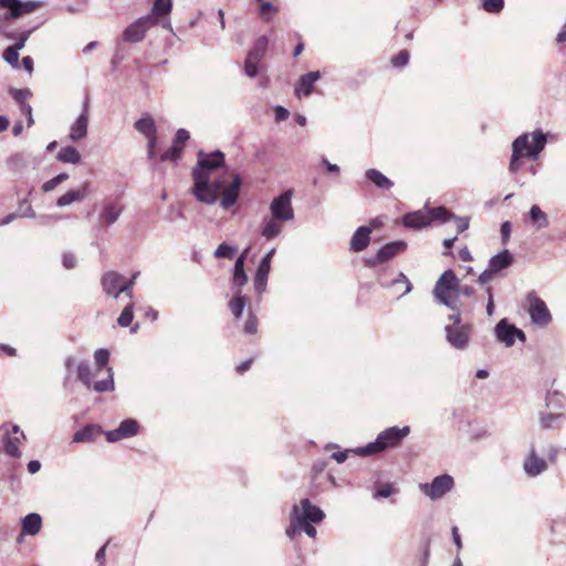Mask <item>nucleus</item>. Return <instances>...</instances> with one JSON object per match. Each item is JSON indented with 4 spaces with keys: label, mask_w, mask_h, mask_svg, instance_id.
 Listing matches in <instances>:
<instances>
[{
    "label": "nucleus",
    "mask_w": 566,
    "mask_h": 566,
    "mask_svg": "<svg viewBox=\"0 0 566 566\" xmlns=\"http://www.w3.org/2000/svg\"><path fill=\"white\" fill-rule=\"evenodd\" d=\"M223 158L221 151L199 153L197 166L192 169V193L206 205L216 203L220 196V206L228 209L238 200L241 179L238 174L220 171Z\"/></svg>",
    "instance_id": "obj_1"
},
{
    "label": "nucleus",
    "mask_w": 566,
    "mask_h": 566,
    "mask_svg": "<svg viewBox=\"0 0 566 566\" xmlns=\"http://www.w3.org/2000/svg\"><path fill=\"white\" fill-rule=\"evenodd\" d=\"M546 135L536 129L532 134H522L512 144L509 170L516 174L521 168V157L536 159L546 145Z\"/></svg>",
    "instance_id": "obj_2"
},
{
    "label": "nucleus",
    "mask_w": 566,
    "mask_h": 566,
    "mask_svg": "<svg viewBox=\"0 0 566 566\" xmlns=\"http://www.w3.org/2000/svg\"><path fill=\"white\" fill-rule=\"evenodd\" d=\"M410 428L405 426L402 428L390 427L381 431L374 442L368 443L365 447L355 448L354 454L360 457H367L370 454L379 453L388 448H395L409 434Z\"/></svg>",
    "instance_id": "obj_3"
},
{
    "label": "nucleus",
    "mask_w": 566,
    "mask_h": 566,
    "mask_svg": "<svg viewBox=\"0 0 566 566\" xmlns=\"http://www.w3.org/2000/svg\"><path fill=\"white\" fill-rule=\"evenodd\" d=\"M325 513L308 499H303L298 505H294L291 512L290 525L286 528V536L294 539L297 535L298 525L302 523H321Z\"/></svg>",
    "instance_id": "obj_4"
},
{
    "label": "nucleus",
    "mask_w": 566,
    "mask_h": 566,
    "mask_svg": "<svg viewBox=\"0 0 566 566\" xmlns=\"http://www.w3.org/2000/svg\"><path fill=\"white\" fill-rule=\"evenodd\" d=\"M459 279L452 270L444 271L437 281L433 295L436 300L451 310L457 308Z\"/></svg>",
    "instance_id": "obj_5"
},
{
    "label": "nucleus",
    "mask_w": 566,
    "mask_h": 566,
    "mask_svg": "<svg viewBox=\"0 0 566 566\" xmlns=\"http://www.w3.org/2000/svg\"><path fill=\"white\" fill-rule=\"evenodd\" d=\"M155 25L163 27V19H160L158 15H154V13L150 11L148 14L136 19L133 23L125 28L122 34L123 41L128 43L142 42L147 31Z\"/></svg>",
    "instance_id": "obj_6"
},
{
    "label": "nucleus",
    "mask_w": 566,
    "mask_h": 566,
    "mask_svg": "<svg viewBox=\"0 0 566 566\" xmlns=\"http://www.w3.org/2000/svg\"><path fill=\"white\" fill-rule=\"evenodd\" d=\"M1 429L3 430L1 442L4 453L13 459L21 458L22 451L20 448L27 441L23 430L15 423H4Z\"/></svg>",
    "instance_id": "obj_7"
},
{
    "label": "nucleus",
    "mask_w": 566,
    "mask_h": 566,
    "mask_svg": "<svg viewBox=\"0 0 566 566\" xmlns=\"http://www.w3.org/2000/svg\"><path fill=\"white\" fill-rule=\"evenodd\" d=\"M77 378L87 387L93 388L96 392L113 391L115 388L113 379V370L111 367L107 368V378L93 382V373L87 363L81 361L76 366Z\"/></svg>",
    "instance_id": "obj_8"
},
{
    "label": "nucleus",
    "mask_w": 566,
    "mask_h": 566,
    "mask_svg": "<svg viewBox=\"0 0 566 566\" xmlns=\"http://www.w3.org/2000/svg\"><path fill=\"white\" fill-rule=\"evenodd\" d=\"M512 263L513 255L509 250H503L490 259L488 268L480 274L478 282L481 285L488 284L499 272L507 269Z\"/></svg>",
    "instance_id": "obj_9"
},
{
    "label": "nucleus",
    "mask_w": 566,
    "mask_h": 566,
    "mask_svg": "<svg viewBox=\"0 0 566 566\" xmlns=\"http://www.w3.org/2000/svg\"><path fill=\"white\" fill-rule=\"evenodd\" d=\"M473 325L469 322L465 325H446L447 342L455 349L463 350L469 346Z\"/></svg>",
    "instance_id": "obj_10"
},
{
    "label": "nucleus",
    "mask_w": 566,
    "mask_h": 566,
    "mask_svg": "<svg viewBox=\"0 0 566 566\" xmlns=\"http://www.w3.org/2000/svg\"><path fill=\"white\" fill-rule=\"evenodd\" d=\"M526 302L531 322L538 326H547L552 321V315L545 302L534 292L527 294Z\"/></svg>",
    "instance_id": "obj_11"
},
{
    "label": "nucleus",
    "mask_w": 566,
    "mask_h": 566,
    "mask_svg": "<svg viewBox=\"0 0 566 566\" xmlns=\"http://www.w3.org/2000/svg\"><path fill=\"white\" fill-rule=\"evenodd\" d=\"M292 196V190H286L275 197L270 205L271 217L283 222L292 221L294 219Z\"/></svg>",
    "instance_id": "obj_12"
},
{
    "label": "nucleus",
    "mask_w": 566,
    "mask_h": 566,
    "mask_svg": "<svg viewBox=\"0 0 566 566\" xmlns=\"http://www.w3.org/2000/svg\"><path fill=\"white\" fill-rule=\"evenodd\" d=\"M124 211V206L119 199H106L102 202L97 216L98 226L107 228L114 224Z\"/></svg>",
    "instance_id": "obj_13"
},
{
    "label": "nucleus",
    "mask_w": 566,
    "mask_h": 566,
    "mask_svg": "<svg viewBox=\"0 0 566 566\" xmlns=\"http://www.w3.org/2000/svg\"><path fill=\"white\" fill-rule=\"evenodd\" d=\"M454 485L453 478L449 474L436 476L431 483L420 484V490L431 500L441 499Z\"/></svg>",
    "instance_id": "obj_14"
},
{
    "label": "nucleus",
    "mask_w": 566,
    "mask_h": 566,
    "mask_svg": "<svg viewBox=\"0 0 566 566\" xmlns=\"http://www.w3.org/2000/svg\"><path fill=\"white\" fill-rule=\"evenodd\" d=\"M494 334L500 343H503L506 347L514 345L515 339L518 338L521 342H525L526 337L522 329L510 324L506 318L501 319L495 328Z\"/></svg>",
    "instance_id": "obj_15"
},
{
    "label": "nucleus",
    "mask_w": 566,
    "mask_h": 566,
    "mask_svg": "<svg viewBox=\"0 0 566 566\" xmlns=\"http://www.w3.org/2000/svg\"><path fill=\"white\" fill-rule=\"evenodd\" d=\"M40 7L36 1L0 0V8L6 9V20L18 19L23 14L32 13Z\"/></svg>",
    "instance_id": "obj_16"
},
{
    "label": "nucleus",
    "mask_w": 566,
    "mask_h": 566,
    "mask_svg": "<svg viewBox=\"0 0 566 566\" xmlns=\"http://www.w3.org/2000/svg\"><path fill=\"white\" fill-rule=\"evenodd\" d=\"M90 120V101L85 98L82 112L70 127L69 138L72 142H78L86 137Z\"/></svg>",
    "instance_id": "obj_17"
},
{
    "label": "nucleus",
    "mask_w": 566,
    "mask_h": 566,
    "mask_svg": "<svg viewBox=\"0 0 566 566\" xmlns=\"http://www.w3.org/2000/svg\"><path fill=\"white\" fill-rule=\"evenodd\" d=\"M406 248L407 244L403 241H395L387 243L378 250L375 256L367 259L366 264L368 266H376L379 263L390 260L398 253L402 252Z\"/></svg>",
    "instance_id": "obj_18"
},
{
    "label": "nucleus",
    "mask_w": 566,
    "mask_h": 566,
    "mask_svg": "<svg viewBox=\"0 0 566 566\" xmlns=\"http://www.w3.org/2000/svg\"><path fill=\"white\" fill-rule=\"evenodd\" d=\"M138 430L139 424L135 419H126L116 429L105 432V436L108 442H116L136 436Z\"/></svg>",
    "instance_id": "obj_19"
},
{
    "label": "nucleus",
    "mask_w": 566,
    "mask_h": 566,
    "mask_svg": "<svg viewBox=\"0 0 566 566\" xmlns=\"http://www.w3.org/2000/svg\"><path fill=\"white\" fill-rule=\"evenodd\" d=\"M124 276L115 271H108L106 272L101 280V284L103 287V291L114 298H118L120 294H124V291H122V286Z\"/></svg>",
    "instance_id": "obj_20"
},
{
    "label": "nucleus",
    "mask_w": 566,
    "mask_h": 566,
    "mask_svg": "<svg viewBox=\"0 0 566 566\" xmlns=\"http://www.w3.org/2000/svg\"><path fill=\"white\" fill-rule=\"evenodd\" d=\"M523 467L528 476H537L547 469V463L537 455L534 447H532L528 457L524 460Z\"/></svg>",
    "instance_id": "obj_21"
},
{
    "label": "nucleus",
    "mask_w": 566,
    "mask_h": 566,
    "mask_svg": "<svg viewBox=\"0 0 566 566\" xmlns=\"http://www.w3.org/2000/svg\"><path fill=\"white\" fill-rule=\"evenodd\" d=\"M88 192L90 185L88 182H84L78 189H71L57 198L56 206L66 207L76 201H83L88 196Z\"/></svg>",
    "instance_id": "obj_22"
},
{
    "label": "nucleus",
    "mask_w": 566,
    "mask_h": 566,
    "mask_svg": "<svg viewBox=\"0 0 566 566\" xmlns=\"http://www.w3.org/2000/svg\"><path fill=\"white\" fill-rule=\"evenodd\" d=\"M321 78L318 71L308 72L301 76L295 86V95L297 97L308 96L313 92L314 84Z\"/></svg>",
    "instance_id": "obj_23"
},
{
    "label": "nucleus",
    "mask_w": 566,
    "mask_h": 566,
    "mask_svg": "<svg viewBox=\"0 0 566 566\" xmlns=\"http://www.w3.org/2000/svg\"><path fill=\"white\" fill-rule=\"evenodd\" d=\"M172 10V0H155L150 11L154 15H158L163 19V28L171 31V23L169 20V14Z\"/></svg>",
    "instance_id": "obj_24"
},
{
    "label": "nucleus",
    "mask_w": 566,
    "mask_h": 566,
    "mask_svg": "<svg viewBox=\"0 0 566 566\" xmlns=\"http://www.w3.org/2000/svg\"><path fill=\"white\" fill-rule=\"evenodd\" d=\"M371 228L363 226L359 227L350 239V250L354 252L364 251L370 242Z\"/></svg>",
    "instance_id": "obj_25"
},
{
    "label": "nucleus",
    "mask_w": 566,
    "mask_h": 566,
    "mask_svg": "<svg viewBox=\"0 0 566 566\" xmlns=\"http://www.w3.org/2000/svg\"><path fill=\"white\" fill-rule=\"evenodd\" d=\"M402 222L407 228L421 229L430 224V218L428 217L427 209L418 210L405 214Z\"/></svg>",
    "instance_id": "obj_26"
},
{
    "label": "nucleus",
    "mask_w": 566,
    "mask_h": 566,
    "mask_svg": "<svg viewBox=\"0 0 566 566\" xmlns=\"http://www.w3.org/2000/svg\"><path fill=\"white\" fill-rule=\"evenodd\" d=\"M22 532L25 535L34 536L42 527V517L38 513H29L21 520Z\"/></svg>",
    "instance_id": "obj_27"
},
{
    "label": "nucleus",
    "mask_w": 566,
    "mask_h": 566,
    "mask_svg": "<svg viewBox=\"0 0 566 566\" xmlns=\"http://www.w3.org/2000/svg\"><path fill=\"white\" fill-rule=\"evenodd\" d=\"M283 223H284L283 221L276 220L273 217L265 218L263 220V226L261 229L262 237H264L266 240H272V239L279 237L282 233V230H283L282 224Z\"/></svg>",
    "instance_id": "obj_28"
},
{
    "label": "nucleus",
    "mask_w": 566,
    "mask_h": 566,
    "mask_svg": "<svg viewBox=\"0 0 566 566\" xmlns=\"http://www.w3.org/2000/svg\"><path fill=\"white\" fill-rule=\"evenodd\" d=\"M248 251H249V249H245L244 252L237 259V261L234 263L232 283H233V286L238 287V289L243 286L248 281V277H247V274L244 271V261H245Z\"/></svg>",
    "instance_id": "obj_29"
},
{
    "label": "nucleus",
    "mask_w": 566,
    "mask_h": 566,
    "mask_svg": "<svg viewBox=\"0 0 566 566\" xmlns=\"http://www.w3.org/2000/svg\"><path fill=\"white\" fill-rule=\"evenodd\" d=\"M528 218L531 226L536 230L545 229L549 224L548 216L537 205H533L531 207Z\"/></svg>",
    "instance_id": "obj_30"
},
{
    "label": "nucleus",
    "mask_w": 566,
    "mask_h": 566,
    "mask_svg": "<svg viewBox=\"0 0 566 566\" xmlns=\"http://www.w3.org/2000/svg\"><path fill=\"white\" fill-rule=\"evenodd\" d=\"M102 432L101 427L96 424H87L84 428L77 430L73 436V442H92Z\"/></svg>",
    "instance_id": "obj_31"
},
{
    "label": "nucleus",
    "mask_w": 566,
    "mask_h": 566,
    "mask_svg": "<svg viewBox=\"0 0 566 566\" xmlns=\"http://www.w3.org/2000/svg\"><path fill=\"white\" fill-rule=\"evenodd\" d=\"M270 270L271 265L268 264V261L261 260L254 277V287L258 293H263L265 291Z\"/></svg>",
    "instance_id": "obj_32"
},
{
    "label": "nucleus",
    "mask_w": 566,
    "mask_h": 566,
    "mask_svg": "<svg viewBox=\"0 0 566 566\" xmlns=\"http://www.w3.org/2000/svg\"><path fill=\"white\" fill-rule=\"evenodd\" d=\"M365 175L366 178L379 189L388 190L394 185L389 178L377 169H368Z\"/></svg>",
    "instance_id": "obj_33"
},
{
    "label": "nucleus",
    "mask_w": 566,
    "mask_h": 566,
    "mask_svg": "<svg viewBox=\"0 0 566 566\" xmlns=\"http://www.w3.org/2000/svg\"><path fill=\"white\" fill-rule=\"evenodd\" d=\"M135 128L144 136H153L156 134L155 122L148 114L143 115L136 123Z\"/></svg>",
    "instance_id": "obj_34"
},
{
    "label": "nucleus",
    "mask_w": 566,
    "mask_h": 566,
    "mask_svg": "<svg viewBox=\"0 0 566 566\" xmlns=\"http://www.w3.org/2000/svg\"><path fill=\"white\" fill-rule=\"evenodd\" d=\"M56 158L65 164H78L81 161V155L78 150L73 146L61 148Z\"/></svg>",
    "instance_id": "obj_35"
},
{
    "label": "nucleus",
    "mask_w": 566,
    "mask_h": 566,
    "mask_svg": "<svg viewBox=\"0 0 566 566\" xmlns=\"http://www.w3.org/2000/svg\"><path fill=\"white\" fill-rule=\"evenodd\" d=\"M428 217L430 218V223L433 221H439L441 223L448 222L453 218V214L449 212L444 207H436V208H426Z\"/></svg>",
    "instance_id": "obj_36"
},
{
    "label": "nucleus",
    "mask_w": 566,
    "mask_h": 566,
    "mask_svg": "<svg viewBox=\"0 0 566 566\" xmlns=\"http://www.w3.org/2000/svg\"><path fill=\"white\" fill-rule=\"evenodd\" d=\"M269 44V39L265 35H262L256 39L253 48L249 51L248 55L261 61L266 52Z\"/></svg>",
    "instance_id": "obj_37"
},
{
    "label": "nucleus",
    "mask_w": 566,
    "mask_h": 566,
    "mask_svg": "<svg viewBox=\"0 0 566 566\" xmlns=\"http://www.w3.org/2000/svg\"><path fill=\"white\" fill-rule=\"evenodd\" d=\"M245 305L247 297L242 295L240 291L235 293V296L229 303L230 311L235 318H240L242 316Z\"/></svg>",
    "instance_id": "obj_38"
},
{
    "label": "nucleus",
    "mask_w": 566,
    "mask_h": 566,
    "mask_svg": "<svg viewBox=\"0 0 566 566\" xmlns=\"http://www.w3.org/2000/svg\"><path fill=\"white\" fill-rule=\"evenodd\" d=\"M134 303L130 302L124 307L123 312L117 318V323L119 326L128 327L132 324L134 318Z\"/></svg>",
    "instance_id": "obj_39"
},
{
    "label": "nucleus",
    "mask_w": 566,
    "mask_h": 566,
    "mask_svg": "<svg viewBox=\"0 0 566 566\" xmlns=\"http://www.w3.org/2000/svg\"><path fill=\"white\" fill-rule=\"evenodd\" d=\"M237 253V247L229 245L227 243H221L214 251L213 255L217 259L226 258V259H233L234 254Z\"/></svg>",
    "instance_id": "obj_40"
},
{
    "label": "nucleus",
    "mask_w": 566,
    "mask_h": 566,
    "mask_svg": "<svg viewBox=\"0 0 566 566\" xmlns=\"http://www.w3.org/2000/svg\"><path fill=\"white\" fill-rule=\"evenodd\" d=\"M19 51L14 46H9L3 51L2 57L3 60L10 64L13 69L19 67Z\"/></svg>",
    "instance_id": "obj_41"
},
{
    "label": "nucleus",
    "mask_w": 566,
    "mask_h": 566,
    "mask_svg": "<svg viewBox=\"0 0 566 566\" xmlns=\"http://www.w3.org/2000/svg\"><path fill=\"white\" fill-rule=\"evenodd\" d=\"M69 179V175L65 172L59 174L57 176L53 177L52 179L45 181L42 186V190L44 192L52 191L55 187H57L60 184L66 181Z\"/></svg>",
    "instance_id": "obj_42"
},
{
    "label": "nucleus",
    "mask_w": 566,
    "mask_h": 566,
    "mask_svg": "<svg viewBox=\"0 0 566 566\" xmlns=\"http://www.w3.org/2000/svg\"><path fill=\"white\" fill-rule=\"evenodd\" d=\"M279 11L277 7L273 6L271 2H262L260 6V18L269 22L272 20V15Z\"/></svg>",
    "instance_id": "obj_43"
},
{
    "label": "nucleus",
    "mask_w": 566,
    "mask_h": 566,
    "mask_svg": "<svg viewBox=\"0 0 566 566\" xmlns=\"http://www.w3.org/2000/svg\"><path fill=\"white\" fill-rule=\"evenodd\" d=\"M260 61L250 56V55H247V59L244 61V73L247 74V76L249 77H255L258 72H259V65Z\"/></svg>",
    "instance_id": "obj_44"
},
{
    "label": "nucleus",
    "mask_w": 566,
    "mask_h": 566,
    "mask_svg": "<svg viewBox=\"0 0 566 566\" xmlns=\"http://www.w3.org/2000/svg\"><path fill=\"white\" fill-rule=\"evenodd\" d=\"M10 94L20 104V107H23V105H29L27 99L32 95L29 90L21 88H11Z\"/></svg>",
    "instance_id": "obj_45"
},
{
    "label": "nucleus",
    "mask_w": 566,
    "mask_h": 566,
    "mask_svg": "<svg viewBox=\"0 0 566 566\" xmlns=\"http://www.w3.org/2000/svg\"><path fill=\"white\" fill-rule=\"evenodd\" d=\"M483 9L491 13L500 12L504 7V0H483Z\"/></svg>",
    "instance_id": "obj_46"
},
{
    "label": "nucleus",
    "mask_w": 566,
    "mask_h": 566,
    "mask_svg": "<svg viewBox=\"0 0 566 566\" xmlns=\"http://www.w3.org/2000/svg\"><path fill=\"white\" fill-rule=\"evenodd\" d=\"M94 359L98 368H103L109 360V353L107 349L99 348L94 353Z\"/></svg>",
    "instance_id": "obj_47"
},
{
    "label": "nucleus",
    "mask_w": 566,
    "mask_h": 566,
    "mask_svg": "<svg viewBox=\"0 0 566 566\" xmlns=\"http://www.w3.org/2000/svg\"><path fill=\"white\" fill-rule=\"evenodd\" d=\"M392 285H397V284H403L405 285V290L403 292L401 293V295H406L407 293H409L412 289V284L411 282L408 280V277L403 274V273H399L397 275V277H395L392 280Z\"/></svg>",
    "instance_id": "obj_48"
},
{
    "label": "nucleus",
    "mask_w": 566,
    "mask_h": 566,
    "mask_svg": "<svg viewBox=\"0 0 566 566\" xmlns=\"http://www.w3.org/2000/svg\"><path fill=\"white\" fill-rule=\"evenodd\" d=\"M20 218H34L35 212L32 209L28 200L20 201V211L18 212Z\"/></svg>",
    "instance_id": "obj_49"
},
{
    "label": "nucleus",
    "mask_w": 566,
    "mask_h": 566,
    "mask_svg": "<svg viewBox=\"0 0 566 566\" xmlns=\"http://www.w3.org/2000/svg\"><path fill=\"white\" fill-rule=\"evenodd\" d=\"M409 61V53L407 51H400L397 55L391 59V64L395 67L406 66Z\"/></svg>",
    "instance_id": "obj_50"
},
{
    "label": "nucleus",
    "mask_w": 566,
    "mask_h": 566,
    "mask_svg": "<svg viewBox=\"0 0 566 566\" xmlns=\"http://www.w3.org/2000/svg\"><path fill=\"white\" fill-rule=\"evenodd\" d=\"M33 30L34 29L18 32L17 33V42L12 46L17 48L18 50H22Z\"/></svg>",
    "instance_id": "obj_51"
},
{
    "label": "nucleus",
    "mask_w": 566,
    "mask_h": 566,
    "mask_svg": "<svg viewBox=\"0 0 566 566\" xmlns=\"http://www.w3.org/2000/svg\"><path fill=\"white\" fill-rule=\"evenodd\" d=\"M138 276V272L134 273L132 279L130 280H126L124 277V285L122 286V291H124V294L129 298L132 300L133 298V286L135 284V280L137 279Z\"/></svg>",
    "instance_id": "obj_52"
},
{
    "label": "nucleus",
    "mask_w": 566,
    "mask_h": 566,
    "mask_svg": "<svg viewBox=\"0 0 566 566\" xmlns=\"http://www.w3.org/2000/svg\"><path fill=\"white\" fill-rule=\"evenodd\" d=\"M258 325H256V317L250 313L245 324H244V333L245 334H254L256 333Z\"/></svg>",
    "instance_id": "obj_53"
},
{
    "label": "nucleus",
    "mask_w": 566,
    "mask_h": 566,
    "mask_svg": "<svg viewBox=\"0 0 566 566\" xmlns=\"http://www.w3.org/2000/svg\"><path fill=\"white\" fill-rule=\"evenodd\" d=\"M302 532H304L311 538L316 537V528L312 525V523H302V525H298L297 535Z\"/></svg>",
    "instance_id": "obj_54"
},
{
    "label": "nucleus",
    "mask_w": 566,
    "mask_h": 566,
    "mask_svg": "<svg viewBox=\"0 0 566 566\" xmlns=\"http://www.w3.org/2000/svg\"><path fill=\"white\" fill-rule=\"evenodd\" d=\"M62 264L65 269L71 270L76 265V258L73 253L66 252L62 255Z\"/></svg>",
    "instance_id": "obj_55"
},
{
    "label": "nucleus",
    "mask_w": 566,
    "mask_h": 566,
    "mask_svg": "<svg viewBox=\"0 0 566 566\" xmlns=\"http://www.w3.org/2000/svg\"><path fill=\"white\" fill-rule=\"evenodd\" d=\"M453 313L448 316V319L451 321L450 325H465L467 322H462L460 307L457 304V308L452 310Z\"/></svg>",
    "instance_id": "obj_56"
},
{
    "label": "nucleus",
    "mask_w": 566,
    "mask_h": 566,
    "mask_svg": "<svg viewBox=\"0 0 566 566\" xmlns=\"http://www.w3.org/2000/svg\"><path fill=\"white\" fill-rule=\"evenodd\" d=\"M511 223L510 221H505L502 223L501 226V239H502V243L503 244H506L510 240V237H511Z\"/></svg>",
    "instance_id": "obj_57"
},
{
    "label": "nucleus",
    "mask_w": 566,
    "mask_h": 566,
    "mask_svg": "<svg viewBox=\"0 0 566 566\" xmlns=\"http://www.w3.org/2000/svg\"><path fill=\"white\" fill-rule=\"evenodd\" d=\"M179 156H180V154L178 153L177 148L170 147L168 150H166L165 153L161 154L160 159L163 161L176 160L179 158Z\"/></svg>",
    "instance_id": "obj_58"
},
{
    "label": "nucleus",
    "mask_w": 566,
    "mask_h": 566,
    "mask_svg": "<svg viewBox=\"0 0 566 566\" xmlns=\"http://www.w3.org/2000/svg\"><path fill=\"white\" fill-rule=\"evenodd\" d=\"M451 219L455 221L457 232L458 233H461V232L465 231L469 228V220H468V218H458V217L453 216V218H451Z\"/></svg>",
    "instance_id": "obj_59"
},
{
    "label": "nucleus",
    "mask_w": 566,
    "mask_h": 566,
    "mask_svg": "<svg viewBox=\"0 0 566 566\" xmlns=\"http://www.w3.org/2000/svg\"><path fill=\"white\" fill-rule=\"evenodd\" d=\"M392 494V486L390 484L381 485L375 493V497H388Z\"/></svg>",
    "instance_id": "obj_60"
},
{
    "label": "nucleus",
    "mask_w": 566,
    "mask_h": 566,
    "mask_svg": "<svg viewBox=\"0 0 566 566\" xmlns=\"http://www.w3.org/2000/svg\"><path fill=\"white\" fill-rule=\"evenodd\" d=\"M274 113L276 122L285 120L290 115L289 111L283 106H276Z\"/></svg>",
    "instance_id": "obj_61"
},
{
    "label": "nucleus",
    "mask_w": 566,
    "mask_h": 566,
    "mask_svg": "<svg viewBox=\"0 0 566 566\" xmlns=\"http://www.w3.org/2000/svg\"><path fill=\"white\" fill-rule=\"evenodd\" d=\"M353 450H354V449H352V450H344V451H337V452H334V453L332 454V458H333L337 463H343V462H345V461L347 460V458H348V453H349V452L354 453V452H353Z\"/></svg>",
    "instance_id": "obj_62"
},
{
    "label": "nucleus",
    "mask_w": 566,
    "mask_h": 566,
    "mask_svg": "<svg viewBox=\"0 0 566 566\" xmlns=\"http://www.w3.org/2000/svg\"><path fill=\"white\" fill-rule=\"evenodd\" d=\"M559 416L555 413H548L541 417V423L543 428H549Z\"/></svg>",
    "instance_id": "obj_63"
},
{
    "label": "nucleus",
    "mask_w": 566,
    "mask_h": 566,
    "mask_svg": "<svg viewBox=\"0 0 566 566\" xmlns=\"http://www.w3.org/2000/svg\"><path fill=\"white\" fill-rule=\"evenodd\" d=\"M189 132L185 128H180L177 130L175 139L177 140V144L184 145L189 139Z\"/></svg>",
    "instance_id": "obj_64"
}]
</instances>
